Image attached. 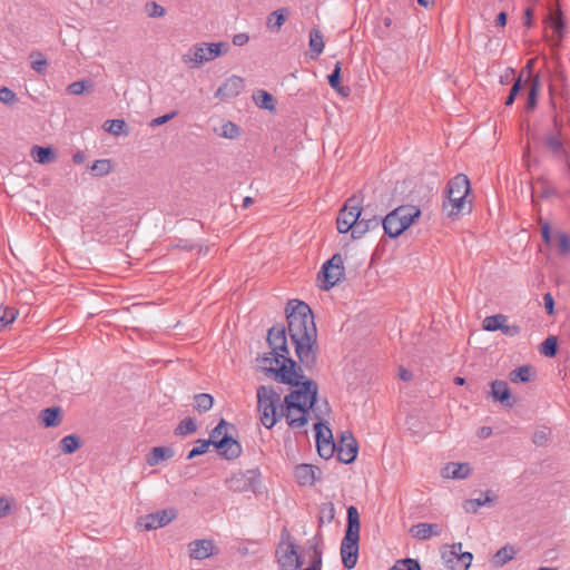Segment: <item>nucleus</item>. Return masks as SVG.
I'll return each instance as SVG.
<instances>
[{"instance_id":"a18cd8bd","label":"nucleus","mask_w":570,"mask_h":570,"mask_svg":"<svg viewBox=\"0 0 570 570\" xmlns=\"http://www.w3.org/2000/svg\"><path fill=\"white\" fill-rule=\"evenodd\" d=\"M145 11L150 18H160L164 17L166 10L163 6L158 4L156 1H149L145 4Z\"/></svg>"},{"instance_id":"09e8293b","label":"nucleus","mask_w":570,"mask_h":570,"mask_svg":"<svg viewBox=\"0 0 570 570\" xmlns=\"http://www.w3.org/2000/svg\"><path fill=\"white\" fill-rule=\"evenodd\" d=\"M0 101L4 105H13L17 101V95L8 87L0 88Z\"/></svg>"},{"instance_id":"aec40b11","label":"nucleus","mask_w":570,"mask_h":570,"mask_svg":"<svg viewBox=\"0 0 570 570\" xmlns=\"http://www.w3.org/2000/svg\"><path fill=\"white\" fill-rule=\"evenodd\" d=\"M38 419L45 428H57L62 423L63 411L60 406L46 407Z\"/></svg>"},{"instance_id":"bf43d9fd","label":"nucleus","mask_w":570,"mask_h":570,"mask_svg":"<svg viewBox=\"0 0 570 570\" xmlns=\"http://www.w3.org/2000/svg\"><path fill=\"white\" fill-rule=\"evenodd\" d=\"M288 543H295V542H294V539H293L291 532L288 531V529L286 527H284L281 531V540H279V543L277 547L284 548Z\"/></svg>"},{"instance_id":"338daca9","label":"nucleus","mask_w":570,"mask_h":570,"mask_svg":"<svg viewBox=\"0 0 570 570\" xmlns=\"http://www.w3.org/2000/svg\"><path fill=\"white\" fill-rule=\"evenodd\" d=\"M476 435L480 439H488L489 436L492 435V428H490V426H482V428H480L478 430Z\"/></svg>"},{"instance_id":"052dcab7","label":"nucleus","mask_w":570,"mask_h":570,"mask_svg":"<svg viewBox=\"0 0 570 570\" xmlns=\"http://www.w3.org/2000/svg\"><path fill=\"white\" fill-rule=\"evenodd\" d=\"M175 116H176V111L157 117L151 120L150 126L156 127V126L164 125L167 121H169L170 119H173Z\"/></svg>"},{"instance_id":"4468645a","label":"nucleus","mask_w":570,"mask_h":570,"mask_svg":"<svg viewBox=\"0 0 570 570\" xmlns=\"http://www.w3.org/2000/svg\"><path fill=\"white\" fill-rule=\"evenodd\" d=\"M176 518V511L174 509L159 510L154 513L140 517L138 525L144 530H154L167 525L171 520Z\"/></svg>"},{"instance_id":"603ef678","label":"nucleus","mask_w":570,"mask_h":570,"mask_svg":"<svg viewBox=\"0 0 570 570\" xmlns=\"http://www.w3.org/2000/svg\"><path fill=\"white\" fill-rule=\"evenodd\" d=\"M238 135L239 128L235 124L228 121L223 126V137L233 139L236 138Z\"/></svg>"},{"instance_id":"8fccbe9b","label":"nucleus","mask_w":570,"mask_h":570,"mask_svg":"<svg viewBox=\"0 0 570 570\" xmlns=\"http://www.w3.org/2000/svg\"><path fill=\"white\" fill-rule=\"evenodd\" d=\"M456 559L462 562V566H460V568L451 567V570H469L473 560V554L471 552H461L458 554Z\"/></svg>"},{"instance_id":"a878e982","label":"nucleus","mask_w":570,"mask_h":570,"mask_svg":"<svg viewBox=\"0 0 570 570\" xmlns=\"http://www.w3.org/2000/svg\"><path fill=\"white\" fill-rule=\"evenodd\" d=\"M309 50L311 59H317L324 50V39L318 28H313L309 31Z\"/></svg>"},{"instance_id":"412c9836","label":"nucleus","mask_w":570,"mask_h":570,"mask_svg":"<svg viewBox=\"0 0 570 570\" xmlns=\"http://www.w3.org/2000/svg\"><path fill=\"white\" fill-rule=\"evenodd\" d=\"M537 372L533 366L525 364L509 373V380L512 383H527L535 379Z\"/></svg>"},{"instance_id":"9d476101","label":"nucleus","mask_w":570,"mask_h":570,"mask_svg":"<svg viewBox=\"0 0 570 570\" xmlns=\"http://www.w3.org/2000/svg\"><path fill=\"white\" fill-rule=\"evenodd\" d=\"M313 412L315 413V417L318 419V422L314 424L317 453L322 459L330 460L336 452L337 445L333 439L331 429L322 422V413H318L316 407Z\"/></svg>"},{"instance_id":"7c9ffc66","label":"nucleus","mask_w":570,"mask_h":570,"mask_svg":"<svg viewBox=\"0 0 570 570\" xmlns=\"http://www.w3.org/2000/svg\"><path fill=\"white\" fill-rule=\"evenodd\" d=\"M253 99L255 101V104L262 108V109H266V110H274L275 109V98L273 97V95H271L269 92H267L266 90H257L253 94Z\"/></svg>"},{"instance_id":"a19ab883","label":"nucleus","mask_w":570,"mask_h":570,"mask_svg":"<svg viewBox=\"0 0 570 570\" xmlns=\"http://www.w3.org/2000/svg\"><path fill=\"white\" fill-rule=\"evenodd\" d=\"M335 518V508H334V504L332 502H325V503H322L321 508H320V515H318V522H320V525L323 524L324 522H332Z\"/></svg>"},{"instance_id":"5701e85b","label":"nucleus","mask_w":570,"mask_h":570,"mask_svg":"<svg viewBox=\"0 0 570 570\" xmlns=\"http://www.w3.org/2000/svg\"><path fill=\"white\" fill-rule=\"evenodd\" d=\"M481 495H484V498L466 500L463 504L464 510L466 512L476 513L479 508L483 505H492L493 502L497 500V495L490 490H488L484 493H481Z\"/></svg>"},{"instance_id":"37998d69","label":"nucleus","mask_w":570,"mask_h":570,"mask_svg":"<svg viewBox=\"0 0 570 570\" xmlns=\"http://www.w3.org/2000/svg\"><path fill=\"white\" fill-rule=\"evenodd\" d=\"M197 430L196 422L193 417L184 419L178 426L175 429L176 435H185L189 433H194Z\"/></svg>"},{"instance_id":"f03ea898","label":"nucleus","mask_w":570,"mask_h":570,"mask_svg":"<svg viewBox=\"0 0 570 570\" xmlns=\"http://www.w3.org/2000/svg\"><path fill=\"white\" fill-rule=\"evenodd\" d=\"M257 394V410L262 424L271 430L285 416L287 424L299 429L307 424L309 411H315L318 394Z\"/></svg>"},{"instance_id":"69168bd1","label":"nucleus","mask_w":570,"mask_h":570,"mask_svg":"<svg viewBox=\"0 0 570 570\" xmlns=\"http://www.w3.org/2000/svg\"><path fill=\"white\" fill-rule=\"evenodd\" d=\"M249 40V37L247 33H237L233 37V45L237 47H242L246 45Z\"/></svg>"},{"instance_id":"39448f33","label":"nucleus","mask_w":570,"mask_h":570,"mask_svg":"<svg viewBox=\"0 0 570 570\" xmlns=\"http://www.w3.org/2000/svg\"><path fill=\"white\" fill-rule=\"evenodd\" d=\"M421 215L419 207L413 205L399 206L382 219L384 233L395 238L407 229Z\"/></svg>"},{"instance_id":"58836bf2","label":"nucleus","mask_w":570,"mask_h":570,"mask_svg":"<svg viewBox=\"0 0 570 570\" xmlns=\"http://www.w3.org/2000/svg\"><path fill=\"white\" fill-rule=\"evenodd\" d=\"M487 399L505 407H512L518 402L515 394H487Z\"/></svg>"},{"instance_id":"c85d7f7f","label":"nucleus","mask_w":570,"mask_h":570,"mask_svg":"<svg viewBox=\"0 0 570 570\" xmlns=\"http://www.w3.org/2000/svg\"><path fill=\"white\" fill-rule=\"evenodd\" d=\"M81 446L80 436L77 434H69L59 441V449L63 454H72Z\"/></svg>"},{"instance_id":"13d9d810","label":"nucleus","mask_w":570,"mask_h":570,"mask_svg":"<svg viewBox=\"0 0 570 570\" xmlns=\"http://www.w3.org/2000/svg\"><path fill=\"white\" fill-rule=\"evenodd\" d=\"M17 312L13 308H6L3 315L0 317L2 325H8L16 320Z\"/></svg>"},{"instance_id":"f8f14e48","label":"nucleus","mask_w":570,"mask_h":570,"mask_svg":"<svg viewBox=\"0 0 570 570\" xmlns=\"http://www.w3.org/2000/svg\"><path fill=\"white\" fill-rule=\"evenodd\" d=\"M297 549L296 543L276 548L275 558L281 570H297L304 564Z\"/></svg>"},{"instance_id":"a211bd4d","label":"nucleus","mask_w":570,"mask_h":570,"mask_svg":"<svg viewBox=\"0 0 570 570\" xmlns=\"http://www.w3.org/2000/svg\"><path fill=\"white\" fill-rule=\"evenodd\" d=\"M189 556L191 559L203 560L213 556L214 542L210 539H198L189 544Z\"/></svg>"},{"instance_id":"72a5a7b5","label":"nucleus","mask_w":570,"mask_h":570,"mask_svg":"<svg viewBox=\"0 0 570 570\" xmlns=\"http://www.w3.org/2000/svg\"><path fill=\"white\" fill-rule=\"evenodd\" d=\"M127 127L122 119H111L104 122V129L114 136L128 135Z\"/></svg>"},{"instance_id":"e2e57ef3","label":"nucleus","mask_w":570,"mask_h":570,"mask_svg":"<svg viewBox=\"0 0 570 570\" xmlns=\"http://www.w3.org/2000/svg\"><path fill=\"white\" fill-rule=\"evenodd\" d=\"M11 512V504L7 498H0V518L7 517Z\"/></svg>"},{"instance_id":"4d7b16f0","label":"nucleus","mask_w":570,"mask_h":570,"mask_svg":"<svg viewBox=\"0 0 570 570\" xmlns=\"http://www.w3.org/2000/svg\"><path fill=\"white\" fill-rule=\"evenodd\" d=\"M501 332L504 334V335H508V336H517L520 334L521 332V328L519 325L517 324H512V325H508L507 323H503V326L501 328Z\"/></svg>"},{"instance_id":"6e6552de","label":"nucleus","mask_w":570,"mask_h":570,"mask_svg":"<svg viewBox=\"0 0 570 570\" xmlns=\"http://www.w3.org/2000/svg\"><path fill=\"white\" fill-rule=\"evenodd\" d=\"M345 277L344 259L340 253L334 254L321 267L317 279L321 282L320 288L330 291Z\"/></svg>"},{"instance_id":"6ab92c4d","label":"nucleus","mask_w":570,"mask_h":570,"mask_svg":"<svg viewBox=\"0 0 570 570\" xmlns=\"http://www.w3.org/2000/svg\"><path fill=\"white\" fill-rule=\"evenodd\" d=\"M470 474L471 466L469 463L449 462L441 470V475L445 479L462 480L466 479Z\"/></svg>"},{"instance_id":"864d4df0","label":"nucleus","mask_w":570,"mask_h":570,"mask_svg":"<svg viewBox=\"0 0 570 570\" xmlns=\"http://www.w3.org/2000/svg\"><path fill=\"white\" fill-rule=\"evenodd\" d=\"M549 440V432L546 431V430H539V431H535L532 435V442L537 445V446H543L547 444Z\"/></svg>"},{"instance_id":"6e6d98bb","label":"nucleus","mask_w":570,"mask_h":570,"mask_svg":"<svg viewBox=\"0 0 570 570\" xmlns=\"http://www.w3.org/2000/svg\"><path fill=\"white\" fill-rule=\"evenodd\" d=\"M490 392H510L508 382L503 380H494L490 383Z\"/></svg>"},{"instance_id":"f257e3e1","label":"nucleus","mask_w":570,"mask_h":570,"mask_svg":"<svg viewBox=\"0 0 570 570\" xmlns=\"http://www.w3.org/2000/svg\"><path fill=\"white\" fill-rule=\"evenodd\" d=\"M287 331L298 362L289 357L286 327L272 326L267 332L269 353L257 357L258 367L278 383L289 385L292 392H317V383L304 374V368L316 366L318 355L317 328L314 314L303 301L291 299L285 308Z\"/></svg>"},{"instance_id":"4be33fe9","label":"nucleus","mask_w":570,"mask_h":570,"mask_svg":"<svg viewBox=\"0 0 570 570\" xmlns=\"http://www.w3.org/2000/svg\"><path fill=\"white\" fill-rule=\"evenodd\" d=\"M315 466L312 464H299L295 468L294 475L299 485H313L315 483Z\"/></svg>"},{"instance_id":"393cba45","label":"nucleus","mask_w":570,"mask_h":570,"mask_svg":"<svg viewBox=\"0 0 570 570\" xmlns=\"http://www.w3.org/2000/svg\"><path fill=\"white\" fill-rule=\"evenodd\" d=\"M31 157L39 164H51L56 160V154L51 147L35 145L30 151Z\"/></svg>"},{"instance_id":"680f3d73","label":"nucleus","mask_w":570,"mask_h":570,"mask_svg":"<svg viewBox=\"0 0 570 570\" xmlns=\"http://www.w3.org/2000/svg\"><path fill=\"white\" fill-rule=\"evenodd\" d=\"M544 301V308L549 315L554 314V299L550 293L544 294L543 296Z\"/></svg>"},{"instance_id":"ea45409f","label":"nucleus","mask_w":570,"mask_h":570,"mask_svg":"<svg viewBox=\"0 0 570 570\" xmlns=\"http://www.w3.org/2000/svg\"><path fill=\"white\" fill-rule=\"evenodd\" d=\"M540 352L548 356L553 357L558 352V338L556 336H548L541 344Z\"/></svg>"},{"instance_id":"2eb2a0df","label":"nucleus","mask_w":570,"mask_h":570,"mask_svg":"<svg viewBox=\"0 0 570 570\" xmlns=\"http://www.w3.org/2000/svg\"><path fill=\"white\" fill-rule=\"evenodd\" d=\"M382 224V219L373 214L370 207H362V215L357 219L355 230L352 233L353 238H361L365 233L379 228Z\"/></svg>"},{"instance_id":"49530a36","label":"nucleus","mask_w":570,"mask_h":570,"mask_svg":"<svg viewBox=\"0 0 570 570\" xmlns=\"http://www.w3.org/2000/svg\"><path fill=\"white\" fill-rule=\"evenodd\" d=\"M234 428L232 424H228L224 419L212 430L208 439H213L215 442L220 441L225 433H227V428Z\"/></svg>"},{"instance_id":"20e7f679","label":"nucleus","mask_w":570,"mask_h":570,"mask_svg":"<svg viewBox=\"0 0 570 570\" xmlns=\"http://www.w3.org/2000/svg\"><path fill=\"white\" fill-rule=\"evenodd\" d=\"M470 189V180L464 174H458L449 180L445 189L446 200L442 205L448 216L452 217L471 212V206L465 202Z\"/></svg>"},{"instance_id":"0e129e2a","label":"nucleus","mask_w":570,"mask_h":570,"mask_svg":"<svg viewBox=\"0 0 570 570\" xmlns=\"http://www.w3.org/2000/svg\"><path fill=\"white\" fill-rule=\"evenodd\" d=\"M541 235H542V239L544 240L546 244H548V245L551 244V240H552L551 228L548 223H544L541 226Z\"/></svg>"},{"instance_id":"c9c22d12","label":"nucleus","mask_w":570,"mask_h":570,"mask_svg":"<svg viewBox=\"0 0 570 570\" xmlns=\"http://www.w3.org/2000/svg\"><path fill=\"white\" fill-rule=\"evenodd\" d=\"M111 170L112 164L110 159H98L90 167V173L94 177H104L111 173Z\"/></svg>"},{"instance_id":"c03bdc74","label":"nucleus","mask_w":570,"mask_h":570,"mask_svg":"<svg viewBox=\"0 0 570 570\" xmlns=\"http://www.w3.org/2000/svg\"><path fill=\"white\" fill-rule=\"evenodd\" d=\"M91 87L92 82L90 80H79L68 85L67 92L70 95L80 96L85 92V90Z\"/></svg>"},{"instance_id":"5fc2aeb1","label":"nucleus","mask_w":570,"mask_h":570,"mask_svg":"<svg viewBox=\"0 0 570 570\" xmlns=\"http://www.w3.org/2000/svg\"><path fill=\"white\" fill-rule=\"evenodd\" d=\"M551 20H552V28L557 31V32H561L562 29L564 28V22H563V19H562V13L560 10H558L557 12L552 13L551 14Z\"/></svg>"},{"instance_id":"0eeeda50","label":"nucleus","mask_w":570,"mask_h":570,"mask_svg":"<svg viewBox=\"0 0 570 570\" xmlns=\"http://www.w3.org/2000/svg\"><path fill=\"white\" fill-rule=\"evenodd\" d=\"M210 445H214L218 453L226 460L237 459L242 454L240 443L230 434L225 433L220 441L217 442L213 439L197 440L196 445L187 454V459L191 460L198 455L205 454Z\"/></svg>"},{"instance_id":"dca6fc26","label":"nucleus","mask_w":570,"mask_h":570,"mask_svg":"<svg viewBox=\"0 0 570 570\" xmlns=\"http://www.w3.org/2000/svg\"><path fill=\"white\" fill-rule=\"evenodd\" d=\"M410 534L422 541H426L431 539L432 537H439L443 532V527L439 523H426V522H420L416 524H413L410 528Z\"/></svg>"},{"instance_id":"c756f323","label":"nucleus","mask_w":570,"mask_h":570,"mask_svg":"<svg viewBox=\"0 0 570 570\" xmlns=\"http://www.w3.org/2000/svg\"><path fill=\"white\" fill-rule=\"evenodd\" d=\"M341 70H342V63L340 61H337L335 63L334 70L332 71L331 75H328L327 79H328L330 86L333 89H335L342 96L346 97L350 94V88L341 86Z\"/></svg>"},{"instance_id":"f704fd0d","label":"nucleus","mask_w":570,"mask_h":570,"mask_svg":"<svg viewBox=\"0 0 570 570\" xmlns=\"http://www.w3.org/2000/svg\"><path fill=\"white\" fill-rule=\"evenodd\" d=\"M287 9L273 11L267 18V27L278 31L286 21Z\"/></svg>"},{"instance_id":"423d86ee","label":"nucleus","mask_w":570,"mask_h":570,"mask_svg":"<svg viewBox=\"0 0 570 570\" xmlns=\"http://www.w3.org/2000/svg\"><path fill=\"white\" fill-rule=\"evenodd\" d=\"M229 49L226 42H199L191 46L181 56V61L190 69L200 68L205 62L213 61Z\"/></svg>"},{"instance_id":"de8ad7c7","label":"nucleus","mask_w":570,"mask_h":570,"mask_svg":"<svg viewBox=\"0 0 570 570\" xmlns=\"http://www.w3.org/2000/svg\"><path fill=\"white\" fill-rule=\"evenodd\" d=\"M558 242V250L561 255H567L570 253V236L566 233H558L557 236Z\"/></svg>"},{"instance_id":"e433bc0d","label":"nucleus","mask_w":570,"mask_h":570,"mask_svg":"<svg viewBox=\"0 0 570 570\" xmlns=\"http://www.w3.org/2000/svg\"><path fill=\"white\" fill-rule=\"evenodd\" d=\"M29 58L31 59V68L36 72L39 75H45L47 72L48 61L43 57L42 52L35 50L30 53Z\"/></svg>"},{"instance_id":"1a4fd4ad","label":"nucleus","mask_w":570,"mask_h":570,"mask_svg":"<svg viewBox=\"0 0 570 570\" xmlns=\"http://www.w3.org/2000/svg\"><path fill=\"white\" fill-rule=\"evenodd\" d=\"M362 200L356 196L350 197L342 209H340L336 218V227L338 233L345 234L347 232H354L357 224V219L362 215Z\"/></svg>"},{"instance_id":"9b49d317","label":"nucleus","mask_w":570,"mask_h":570,"mask_svg":"<svg viewBox=\"0 0 570 570\" xmlns=\"http://www.w3.org/2000/svg\"><path fill=\"white\" fill-rule=\"evenodd\" d=\"M228 489L233 492H248L257 493L261 485V472L258 469H249L239 471L226 480Z\"/></svg>"},{"instance_id":"b1692460","label":"nucleus","mask_w":570,"mask_h":570,"mask_svg":"<svg viewBox=\"0 0 570 570\" xmlns=\"http://www.w3.org/2000/svg\"><path fill=\"white\" fill-rule=\"evenodd\" d=\"M175 455V451L169 446H155L146 456V462L150 466L159 464L164 460L171 459Z\"/></svg>"},{"instance_id":"2f4dec72","label":"nucleus","mask_w":570,"mask_h":570,"mask_svg":"<svg viewBox=\"0 0 570 570\" xmlns=\"http://www.w3.org/2000/svg\"><path fill=\"white\" fill-rule=\"evenodd\" d=\"M543 142L546 147L554 155V156H564L568 157L563 144L558 135L549 134L543 138Z\"/></svg>"},{"instance_id":"4c0bfd02","label":"nucleus","mask_w":570,"mask_h":570,"mask_svg":"<svg viewBox=\"0 0 570 570\" xmlns=\"http://www.w3.org/2000/svg\"><path fill=\"white\" fill-rule=\"evenodd\" d=\"M194 400L195 407L199 413L210 410L214 404L213 394H195Z\"/></svg>"},{"instance_id":"ddd939ff","label":"nucleus","mask_w":570,"mask_h":570,"mask_svg":"<svg viewBox=\"0 0 570 570\" xmlns=\"http://www.w3.org/2000/svg\"><path fill=\"white\" fill-rule=\"evenodd\" d=\"M336 453L341 463L351 464L356 460L358 444L351 431L341 433Z\"/></svg>"},{"instance_id":"774afa93","label":"nucleus","mask_w":570,"mask_h":570,"mask_svg":"<svg viewBox=\"0 0 570 570\" xmlns=\"http://www.w3.org/2000/svg\"><path fill=\"white\" fill-rule=\"evenodd\" d=\"M399 377L402 381H410L412 379V373L404 367H400L399 368Z\"/></svg>"},{"instance_id":"bb28decb","label":"nucleus","mask_w":570,"mask_h":570,"mask_svg":"<svg viewBox=\"0 0 570 570\" xmlns=\"http://www.w3.org/2000/svg\"><path fill=\"white\" fill-rule=\"evenodd\" d=\"M540 89H541L540 77H539V75H535L534 77L531 78V83H530L527 105H525L527 111H532L535 109Z\"/></svg>"},{"instance_id":"3c124183","label":"nucleus","mask_w":570,"mask_h":570,"mask_svg":"<svg viewBox=\"0 0 570 570\" xmlns=\"http://www.w3.org/2000/svg\"><path fill=\"white\" fill-rule=\"evenodd\" d=\"M521 88H522V80H521V76H520L513 82V85H512V87L510 89L509 96H508V98L505 100V105L507 106H511L514 102V100H515L518 94L520 92Z\"/></svg>"},{"instance_id":"cd10ccee","label":"nucleus","mask_w":570,"mask_h":570,"mask_svg":"<svg viewBox=\"0 0 570 570\" xmlns=\"http://www.w3.org/2000/svg\"><path fill=\"white\" fill-rule=\"evenodd\" d=\"M517 554L514 547L505 544L499 549L492 558V564L494 567H503L507 562L511 561Z\"/></svg>"},{"instance_id":"7ed1b4c3","label":"nucleus","mask_w":570,"mask_h":570,"mask_svg":"<svg viewBox=\"0 0 570 570\" xmlns=\"http://www.w3.org/2000/svg\"><path fill=\"white\" fill-rule=\"evenodd\" d=\"M347 523L344 537L341 543V558L345 569H353L358 559L360 550V514L354 505H350L346 510Z\"/></svg>"},{"instance_id":"473e14b6","label":"nucleus","mask_w":570,"mask_h":570,"mask_svg":"<svg viewBox=\"0 0 570 570\" xmlns=\"http://www.w3.org/2000/svg\"><path fill=\"white\" fill-rule=\"evenodd\" d=\"M507 321L508 316L503 314L487 316L482 322V327L488 332L501 331L503 323H507Z\"/></svg>"},{"instance_id":"f3484780","label":"nucleus","mask_w":570,"mask_h":570,"mask_svg":"<svg viewBox=\"0 0 570 570\" xmlns=\"http://www.w3.org/2000/svg\"><path fill=\"white\" fill-rule=\"evenodd\" d=\"M245 87L244 79L238 76H232L217 89L215 96L218 98H234L238 96Z\"/></svg>"},{"instance_id":"79ce46f5","label":"nucleus","mask_w":570,"mask_h":570,"mask_svg":"<svg viewBox=\"0 0 570 570\" xmlns=\"http://www.w3.org/2000/svg\"><path fill=\"white\" fill-rule=\"evenodd\" d=\"M390 570H422L419 560L405 558L397 560Z\"/></svg>"}]
</instances>
